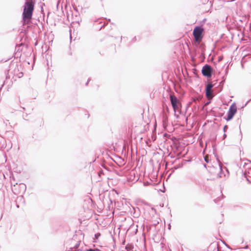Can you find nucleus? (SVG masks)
Instances as JSON below:
<instances>
[{"label":"nucleus","instance_id":"4be33fe9","mask_svg":"<svg viewBox=\"0 0 251 251\" xmlns=\"http://www.w3.org/2000/svg\"><path fill=\"white\" fill-rule=\"evenodd\" d=\"M228 73V66H227L225 69V75H227Z\"/></svg>","mask_w":251,"mask_h":251},{"label":"nucleus","instance_id":"de8ad7c7","mask_svg":"<svg viewBox=\"0 0 251 251\" xmlns=\"http://www.w3.org/2000/svg\"><path fill=\"white\" fill-rule=\"evenodd\" d=\"M70 39H71L72 38V36L70 35Z\"/></svg>","mask_w":251,"mask_h":251},{"label":"nucleus","instance_id":"1a4fd4ad","mask_svg":"<svg viewBox=\"0 0 251 251\" xmlns=\"http://www.w3.org/2000/svg\"><path fill=\"white\" fill-rule=\"evenodd\" d=\"M80 241L77 242V243L74 246V247L70 248V250L68 251H77L79 250V249H78V248L80 245Z\"/></svg>","mask_w":251,"mask_h":251},{"label":"nucleus","instance_id":"20e7f679","mask_svg":"<svg viewBox=\"0 0 251 251\" xmlns=\"http://www.w3.org/2000/svg\"><path fill=\"white\" fill-rule=\"evenodd\" d=\"M236 112L237 107L236 105L232 104L227 111L226 116L225 117L224 119L227 121L231 120Z\"/></svg>","mask_w":251,"mask_h":251},{"label":"nucleus","instance_id":"f257e3e1","mask_svg":"<svg viewBox=\"0 0 251 251\" xmlns=\"http://www.w3.org/2000/svg\"><path fill=\"white\" fill-rule=\"evenodd\" d=\"M35 3V0H25L23 6L24 10L22 14L23 25H25L27 24V28L31 26L30 25H29V23L31 21L33 15Z\"/></svg>","mask_w":251,"mask_h":251},{"label":"nucleus","instance_id":"0eeeda50","mask_svg":"<svg viewBox=\"0 0 251 251\" xmlns=\"http://www.w3.org/2000/svg\"><path fill=\"white\" fill-rule=\"evenodd\" d=\"M214 84L211 82H207L205 85V91H211L212 88L214 87Z\"/></svg>","mask_w":251,"mask_h":251},{"label":"nucleus","instance_id":"7ed1b4c3","mask_svg":"<svg viewBox=\"0 0 251 251\" xmlns=\"http://www.w3.org/2000/svg\"><path fill=\"white\" fill-rule=\"evenodd\" d=\"M215 72V70L209 64H205L202 68L201 74L208 79L211 77L212 74Z\"/></svg>","mask_w":251,"mask_h":251},{"label":"nucleus","instance_id":"4c0bfd02","mask_svg":"<svg viewBox=\"0 0 251 251\" xmlns=\"http://www.w3.org/2000/svg\"><path fill=\"white\" fill-rule=\"evenodd\" d=\"M205 159V161L207 162V163H208L209 161L206 159L205 158H204Z\"/></svg>","mask_w":251,"mask_h":251},{"label":"nucleus","instance_id":"f3484780","mask_svg":"<svg viewBox=\"0 0 251 251\" xmlns=\"http://www.w3.org/2000/svg\"><path fill=\"white\" fill-rule=\"evenodd\" d=\"M224 85H223V81L221 80V81L220 82L219 86V92L221 91L223 89Z\"/></svg>","mask_w":251,"mask_h":251},{"label":"nucleus","instance_id":"c756f323","mask_svg":"<svg viewBox=\"0 0 251 251\" xmlns=\"http://www.w3.org/2000/svg\"><path fill=\"white\" fill-rule=\"evenodd\" d=\"M90 78H89V79H88L87 81V82H86V83H85V85H86V86H87V85H88L89 82V81H90Z\"/></svg>","mask_w":251,"mask_h":251},{"label":"nucleus","instance_id":"473e14b6","mask_svg":"<svg viewBox=\"0 0 251 251\" xmlns=\"http://www.w3.org/2000/svg\"><path fill=\"white\" fill-rule=\"evenodd\" d=\"M105 24H103L102 25H101V26H100V30L102 27H104V26H105Z\"/></svg>","mask_w":251,"mask_h":251},{"label":"nucleus","instance_id":"ea45409f","mask_svg":"<svg viewBox=\"0 0 251 251\" xmlns=\"http://www.w3.org/2000/svg\"><path fill=\"white\" fill-rule=\"evenodd\" d=\"M16 207H17V208H19V205L18 204H17V203L16 204Z\"/></svg>","mask_w":251,"mask_h":251},{"label":"nucleus","instance_id":"cd10ccee","mask_svg":"<svg viewBox=\"0 0 251 251\" xmlns=\"http://www.w3.org/2000/svg\"><path fill=\"white\" fill-rule=\"evenodd\" d=\"M23 76V73H20L19 74H18V77H21Z\"/></svg>","mask_w":251,"mask_h":251},{"label":"nucleus","instance_id":"c9c22d12","mask_svg":"<svg viewBox=\"0 0 251 251\" xmlns=\"http://www.w3.org/2000/svg\"><path fill=\"white\" fill-rule=\"evenodd\" d=\"M202 45H202V44H201L200 45V48L201 49V48H202Z\"/></svg>","mask_w":251,"mask_h":251},{"label":"nucleus","instance_id":"37998d69","mask_svg":"<svg viewBox=\"0 0 251 251\" xmlns=\"http://www.w3.org/2000/svg\"><path fill=\"white\" fill-rule=\"evenodd\" d=\"M27 116V114H25V115H23V117H26Z\"/></svg>","mask_w":251,"mask_h":251},{"label":"nucleus","instance_id":"9b49d317","mask_svg":"<svg viewBox=\"0 0 251 251\" xmlns=\"http://www.w3.org/2000/svg\"><path fill=\"white\" fill-rule=\"evenodd\" d=\"M125 248L127 251H136L134 250V246L132 244H128Z\"/></svg>","mask_w":251,"mask_h":251},{"label":"nucleus","instance_id":"39448f33","mask_svg":"<svg viewBox=\"0 0 251 251\" xmlns=\"http://www.w3.org/2000/svg\"><path fill=\"white\" fill-rule=\"evenodd\" d=\"M170 99L173 109L176 111L177 108L178 99L175 95L173 94L170 95Z\"/></svg>","mask_w":251,"mask_h":251},{"label":"nucleus","instance_id":"393cba45","mask_svg":"<svg viewBox=\"0 0 251 251\" xmlns=\"http://www.w3.org/2000/svg\"><path fill=\"white\" fill-rule=\"evenodd\" d=\"M251 101V99H250L249 100H248L246 102V103L244 104V106H243V107H244L245 106H246L250 101Z\"/></svg>","mask_w":251,"mask_h":251},{"label":"nucleus","instance_id":"4468645a","mask_svg":"<svg viewBox=\"0 0 251 251\" xmlns=\"http://www.w3.org/2000/svg\"><path fill=\"white\" fill-rule=\"evenodd\" d=\"M19 186H20L21 190H22L24 192H25L26 189V185L24 183H20L19 184Z\"/></svg>","mask_w":251,"mask_h":251},{"label":"nucleus","instance_id":"f03ea898","mask_svg":"<svg viewBox=\"0 0 251 251\" xmlns=\"http://www.w3.org/2000/svg\"><path fill=\"white\" fill-rule=\"evenodd\" d=\"M204 28L202 25L196 26L193 29V35L196 42L201 40L203 37Z\"/></svg>","mask_w":251,"mask_h":251},{"label":"nucleus","instance_id":"a19ab883","mask_svg":"<svg viewBox=\"0 0 251 251\" xmlns=\"http://www.w3.org/2000/svg\"><path fill=\"white\" fill-rule=\"evenodd\" d=\"M206 21V19H204L203 20V21H202V23H204L205 22V21Z\"/></svg>","mask_w":251,"mask_h":251},{"label":"nucleus","instance_id":"a878e982","mask_svg":"<svg viewBox=\"0 0 251 251\" xmlns=\"http://www.w3.org/2000/svg\"><path fill=\"white\" fill-rule=\"evenodd\" d=\"M169 156H170L171 158H174L175 157V155L173 154L169 153Z\"/></svg>","mask_w":251,"mask_h":251},{"label":"nucleus","instance_id":"aec40b11","mask_svg":"<svg viewBox=\"0 0 251 251\" xmlns=\"http://www.w3.org/2000/svg\"><path fill=\"white\" fill-rule=\"evenodd\" d=\"M228 128V126L227 125L224 126L223 127V131H224V132L225 133L226 131V130H227Z\"/></svg>","mask_w":251,"mask_h":251},{"label":"nucleus","instance_id":"423d86ee","mask_svg":"<svg viewBox=\"0 0 251 251\" xmlns=\"http://www.w3.org/2000/svg\"><path fill=\"white\" fill-rule=\"evenodd\" d=\"M216 136H214L211 140L212 147L213 148V154L216 157L217 160H218V155L216 153Z\"/></svg>","mask_w":251,"mask_h":251},{"label":"nucleus","instance_id":"6ab92c4d","mask_svg":"<svg viewBox=\"0 0 251 251\" xmlns=\"http://www.w3.org/2000/svg\"><path fill=\"white\" fill-rule=\"evenodd\" d=\"M21 56V53H18V52H15V54H14V57L15 58H20Z\"/></svg>","mask_w":251,"mask_h":251},{"label":"nucleus","instance_id":"412c9836","mask_svg":"<svg viewBox=\"0 0 251 251\" xmlns=\"http://www.w3.org/2000/svg\"><path fill=\"white\" fill-rule=\"evenodd\" d=\"M226 79V75L223 76L222 77V81H223V85H224V83L225 82Z\"/></svg>","mask_w":251,"mask_h":251},{"label":"nucleus","instance_id":"b1692460","mask_svg":"<svg viewBox=\"0 0 251 251\" xmlns=\"http://www.w3.org/2000/svg\"><path fill=\"white\" fill-rule=\"evenodd\" d=\"M223 59V57L222 56H220L218 57V62L221 61Z\"/></svg>","mask_w":251,"mask_h":251},{"label":"nucleus","instance_id":"f704fd0d","mask_svg":"<svg viewBox=\"0 0 251 251\" xmlns=\"http://www.w3.org/2000/svg\"><path fill=\"white\" fill-rule=\"evenodd\" d=\"M151 210L152 211H156V209L154 208H153V207L151 208Z\"/></svg>","mask_w":251,"mask_h":251},{"label":"nucleus","instance_id":"5701e85b","mask_svg":"<svg viewBox=\"0 0 251 251\" xmlns=\"http://www.w3.org/2000/svg\"><path fill=\"white\" fill-rule=\"evenodd\" d=\"M221 200V198H217L216 199H215L214 200V201L215 202V203H217L218 201H219Z\"/></svg>","mask_w":251,"mask_h":251},{"label":"nucleus","instance_id":"dca6fc26","mask_svg":"<svg viewBox=\"0 0 251 251\" xmlns=\"http://www.w3.org/2000/svg\"><path fill=\"white\" fill-rule=\"evenodd\" d=\"M100 233H96L94 235V240H98L99 239V238L100 237Z\"/></svg>","mask_w":251,"mask_h":251},{"label":"nucleus","instance_id":"c03bdc74","mask_svg":"<svg viewBox=\"0 0 251 251\" xmlns=\"http://www.w3.org/2000/svg\"><path fill=\"white\" fill-rule=\"evenodd\" d=\"M167 251H171V250L170 249H167Z\"/></svg>","mask_w":251,"mask_h":251},{"label":"nucleus","instance_id":"2eb2a0df","mask_svg":"<svg viewBox=\"0 0 251 251\" xmlns=\"http://www.w3.org/2000/svg\"><path fill=\"white\" fill-rule=\"evenodd\" d=\"M22 49L21 46H16L15 47V51L16 52L21 53Z\"/></svg>","mask_w":251,"mask_h":251},{"label":"nucleus","instance_id":"e433bc0d","mask_svg":"<svg viewBox=\"0 0 251 251\" xmlns=\"http://www.w3.org/2000/svg\"><path fill=\"white\" fill-rule=\"evenodd\" d=\"M4 85V83H3V84L1 85L0 88V90L2 88V87Z\"/></svg>","mask_w":251,"mask_h":251},{"label":"nucleus","instance_id":"f8f14e48","mask_svg":"<svg viewBox=\"0 0 251 251\" xmlns=\"http://www.w3.org/2000/svg\"><path fill=\"white\" fill-rule=\"evenodd\" d=\"M137 209H136L135 208L133 207V210L134 212H133V215L134 217H138L140 215V210L138 208H137Z\"/></svg>","mask_w":251,"mask_h":251},{"label":"nucleus","instance_id":"49530a36","mask_svg":"<svg viewBox=\"0 0 251 251\" xmlns=\"http://www.w3.org/2000/svg\"><path fill=\"white\" fill-rule=\"evenodd\" d=\"M25 33H27V31L25 30Z\"/></svg>","mask_w":251,"mask_h":251},{"label":"nucleus","instance_id":"9d476101","mask_svg":"<svg viewBox=\"0 0 251 251\" xmlns=\"http://www.w3.org/2000/svg\"><path fill=\"white\" fill-rule=\"evenodd\" d=\"M164 244L162 243H160L156 246L155 247L156 251H164Z\"/></svg>","mask_w":251,"mask_h":251},{"label":"nucleus","instance_id":"ddd939ff","mask_svg":"<svg viewBox=\"0 0 251 251\" xmlns=\"http://www.w3.org/2000/svg\"><path fill=\"white\" fill-rule=\"evenodd\" d=\"M205 96L208 99L213 98V96L212 95L211 91H205Z\"/></svg>","mask_w":251,"mask_h":251},{"label":"nucleus","instance_id":"79ce46f5","mask_svg":"<svg viewBox=\"0 0 251 251\" xmlns=\"http://www.w3.org/2000/svg\"><path fill=\"white\" fill-rule=\"evenodd\" d=\"M27 116V114H25V115H23V117H26Z\"/></svg>","mask_w":251,"mask_h":251},{"label":"nucleus","instance_id":"a211bd4d","mask_svg":"<svg viewBox=\"0 0 251 251\" xmlns=\"http://www.w3.org/2000/svg\"><path fill=\"white\" fill-rule=\"evenodd\" d=\"M220 168V172L218 174V176L219 177H222V175L223 174V171L222 169V167L221 165H219Z\"/></svg>","mask_w":251,"mask_h":251},{"label":"nucleus","instance_id":"c85d7f7f","mask_svg":"<svg viewBox=\"0 0 251 251\" xmlns=\"http://www.w3.org/2000/svg\"><path fill=\"white\" fill-rule=\"evenodd\" d=\"M226 137H227V135H226V132H225L223 136V139L225 140Z\"/></svg>","mask_w":251,"mask_h":251},{"label":"nucleus","instance_id":"2f4dec72","mask_svg":"<svg viewBox=\"0 0 251 251\" xmlns=\"http://www.w3.org/2000/svg\"><path fill=\"white\" fill-rule=\"evenodd\" d=\"M174 147L176 150H178V147L176 145H174Z\"/></svg>","mask_w":251,"mask_h":251},{"label":"nucleus","instance_id":"09e8293b","mask_svg":"<svg viewBox=\"0 0 251 251\" xmlns=\"http://www.w3.org/2000/svg\"><path fill=\"white\" fill-rule=\"evenodd\" d=\"M250 162L251 163V161H250Z\"/></svg>","mask_w":251,"mask_h":251},{"label":"nucleus","instance_id":"58836bf2","mask_svg":"<svg viewBox=\"0 0 251 251\" xmlns=\"http://www.w3.org/2000/svg\"><path fill=\"white\" fill-rule=\"evenodd\" d=\"M174 168H175V169H177V168H178V167H177V166H174Z\"/></svg>","mask_w":251,"mask_h":251},{"label":"nucleus","instance_id":"6e6552de","mask_svg":"<svg viewBox=\"0 0 251 251\" xmlns=\"http://www.w3.org/2000/svg\"><path fill=\"white\" fill-rule=\"evenodd\" d=\"M162 124L164 128L168 126V117L164 115L162 116Z\"/></svg>","mask_w":251,"mask_h":251},{"label":"nucleus","instance_id":"72a5a7b5","mask_svg":"<svg viewBox=\"0 0 251 251\" xmlns=\"http://www.w3.org/2000/svg\"><path fill=\"white\" fill-rule=\"evenodd\" d=\"M20 200H21V201H22V200H24V197H23V196H21V197H20Z\"/></svg>","mask_w":251,"mask_h":251},{"label":"nucleus","instance_id":"a18cd8bd","mask_svg":"<svg viewBox=\"0 0 251 251\" xmlns=\"http://www.w3.org/2000/svg\"><path fill=\"white\" fill-rule=\"evenodd\" d=\"M22 109H23V110H25V107H22Z\"/></svg>","mask_w":251,"mask_h":251},{"label":"nucleus","instance_id":"7c9ffc66","mask_svg":"<svg viewBox=\"0 0 251 251\" xmlns=\"http://www.w3.org/2000/svg\"><path fill=\"white\" fill-rule=\"evenodd\" d=\"M136 40V36H135L132 39V42H135V41Z\"/></svg>","mask_w":251,"mask_h":251},{"label":"nucleus","instance_id":"bb28decb","mask_svg":"<svg viewBox=\"0 0 251 251\" xmlns=\"http://www.w3.org/2000/svg\"><path fill=\"white\" fill-rule=\"evenodd\" d=\"M239 128H240V126H239ZM240 135H241L240 141H241L242 140V132H241V130L240 129Z\"/></svg>","mask_w":251,"mask_h":251}]
</instances>
